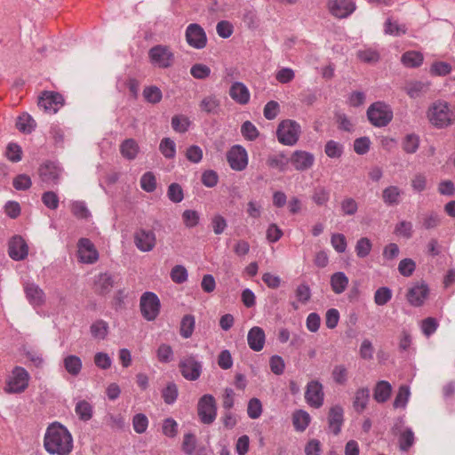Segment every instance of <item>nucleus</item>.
I'll use <instances>...</instances> for the list:
<instances>
[{
  "instance_id": "nucleus-1",
  "label": "nucleus",
  "mask_w": 455,
  "mask_h": 455,
  "mask_svg": "<svg viewBox=\"0 0 455 455\" xmlns=\"http://www.w3.org/2000/svg\"><path fill=\"white\" fill-rule=\"evenodd\" d=\"M44 447L51 455H69L73 450L72 435L65 426L53 422L46 428Z\"/></svg>"
},
{
  "instance_id": "nucleus-2",
  "label": "nucleus",
  "mask_w": 455,
  "mask_h": 455,
  "mask_svg": "<svg viewBox=\"0 0 455 455\" xmlns=\"http://www.w3.org/2000/svg\"><path fill=\"white\" fill-rule=\"evenodd\" d=\"M427 117L432 125L437 129H443L452 124L453 113L446 101L437 100L428 108Z\"/></svg>"
},
{
  "instance_id": "nucleus-3",
  "label": "nucleus",
  "mask_w": 455,
  "mask_h": 455,
  "mask_svg": "<svg viewBox=\"0 0 455 455\" xmlns=\"http://www.w3.org/2000/svg\"><path fill=\"white\" fill-rule=\"evenodd\" d=\"M300 132V125L296 121L285 119L279 123L276 137L281 144L293 146L298 142Z\"/></svg>"
},
{
  "instance_id": "nucleus-4",
  "label": "nucleus",
  "mask_w": 455,
  "mask_h": 455,
  "mask_svg": "<svg viewBox=\"0 0 455 455\" xmlns=\"http://www.w3.org/2000/svg\"><path fill=\"white\" fill-rule=\"evenodd\" d=\"M367 118L375 127H385L393 119L391 108L384 102L372 103L367 109Z\"/></svg>"
},
{
  "instance_id": "nucleus-5",
  "label": "nucleus",
  "mask_w": 455,
  "mask_h": 455,
  "mask_svg": "<svg viewBox=\"0 0 455 455\" xmlns=\"http://www.w3.org/2000/svg\"><path fill=\"white\" fill-rule=\"evenodd\" d=\"M29 374L28 371L21 366H15L12 371V376L6 381L4 391L8 394L22 393L28 386Z\"/></svg>"
},
{
  "instance_id": "nucleus-6",
  "label": "nucleus",
  "mask_w": 455,
  "mask_h": 455,
  "mask_svg": "<svg viewBox=\"0 0 455 455\" xmlns=\"http://www.w3.org/2000/svg\"><path fill=\"white\" fill-rule=\"evenodd\" d=\"M197 414L204 424H212L217 417V404L214 396L205 394L199 398L197 403Z\"/></svg>"
},
{
  "instance_id": "nucleus-7",
  "label": "nucleus",
  "mask_w": 455,
  "mask_h": 455,
  "mask_svg": "<svg viewBox=\"0 0 455 455\" xmlns=\"http://www.w3.org/2000/svg\"><path fill=\"white\" fill-rule=\"evenodd\" d=\"M179 369L182 377L189 381L197 380L203 371V363L196 355L190 354L182 357L179 363Z\"/></svg>"
},
{
  "instance_id": "nucleus-8",
  "label": "nucleus",
  "mask_w": 455,
  "mask_h": 455,
  "mask_svg": "<svg viewBox=\"0 0 455 455\" xmlns=\"http://www.w3.org/2000/svg\"><path fill=\"white\" fill-rule=\"evenodd\" d=\"M150 62L160 68H168L174 62V54L170 47L164 44H156L148 51Z\"/></svg>"
},
{
  "instance_id": "nucleus-9",
  "label": "nucleus",
  "mask_w": 455,
  "mask_h": 455,
  "mask_svg": "<svg viewBox=\"0 0 455 455\" xmlns=\"http://www.w3.org/2000/svg\"><path fill=\"white\" fill-rule=\"evenodd\" d=\"M140 307L142 316L147 321H154L160 313V299L156 293L146 291L140 297Z\"/></svg>"
},
{
  "instance_id": "nucleus-10",
  "label": "nucleus",
  "mask_w": 455,
  "mask_h": 455,
  "mask_svg": "<svg viewBox=\"0 0 455 455\" xmlns=\"http://www.w3.org/2000/svg\"><path fill=\"white\" fill-rule=\"evenodd\" d=\"M37 105L45 112L55 114L64 105V98L57 92L44 91L39 96Z\"/></svg>"
},
{
  "instance_id": "nucleus-11",
  "label": "nucleus",
  "mask_w": 455,
  "mask_h": 455,
  "mask_svg": "<svg viewBox=\"0 0 455 455\" xmlns=\"http://www.w3.org/2000/svg\"><path fill=\"white\" fill-rule=\"evenodd\" d=\"M227 161L230 168L236 172H242L248 165V154L241 145H234L227 152Z\"/></svg>"
},
{
  "instance_id": "nucleus-12",
  "label": "nucleus",
  "mask_w": 455,
  "mask_h": 455,
  "mask_svg": "<svg viewBox=\"0 0 455 455\" xmlns=\"http://www.w3.org/2000/svg\"><path fill=\"white\" fill-rule=\"evenodd\" d=\"M188 44L195 49H204L207 44V36L204 28L197 23L189 24L185 32Z\"/></svg>"
},
{
  "instance_id": "nucleus-13",
  "label": "nucleus",
  "mask_w": 455,
  "mask_h": 455,
  "mask_svg": "<svg viewBox=\"0 0 455 455\" xmlns=\"http://www.w3.org/2000/svg\"><path fill=\"white\" fill-rule=\"evenodd\" d=\"M134 244L142 252L151 251L156 244V236L152 229L138 228L133 235Z\"/></svg>"
},
{
  "instance_id": "nucleus-14",
  "label": "nucleus",
  "mask_w": 455,
  "mask_h": 455,
  "mask_svg": "<svg viewBox=\"0 0 455 455\" xmlns=\"http://www.w3.org/2000/svg\"><path fill=\"white\" fill-rule=\"evenodd\" d=\"M429 294V288L425 282L416 283L406 293L408 303L415 307H421Z\"/></svg>"
},
{
  "instance_id": "nucleus-15",
  "label": "nucleus",
  "mask_w": 455,
  "mask_h": 455,
  "mask_svg": "<svg viewBox=\"0 0 455 455\" xmlns=\"http://www.w3.org/2000/svg\"><path fill=\"white\" fill-rule=\"evenodd\" d=\"M61 172V168L56 163L51 161L41 164L38 170L41 180L48 185L59 184Z\"/></svg>"
},
{
  "instance_id": "nucleus-16",
  "label": "nucleus",
  "mask_w": 455,
  "mask_h": 455,
  "mask_svg": "<svg viewBox=\"0 0 455 455\" xmlns=\"http://www.w3.org/2000/svg\"><path fill=\"white\" fill-rule=\"evenodd\" d=\"M78 256L80 261L86 264H93L99 259V253L89 238H80L77 242Z\"/></svg>"
},
{
  "instance_id": "nucleus-17",
  "label": "nucleus",
  "mask_w": 455,
  "mask_h": 455,
  "mask_svg": "<svg viewBox=\"0 0 455 455\" xmlns=\"http://www.w3.org/2000/svg\"><path fill=\"white\" fill-rule=\"evenodd\" d=\"M8 254L13 260H23L28 257V246L20 235H14L8 243Z\"/></svg>"
},
{
  "instance_id": "nucleus-18",
  "label": "nucleus",
  "mask_w": 455,
  "mask_h": 455,
  "mask_svg": "<svg viewBox=\"0 0 455 455\" xmlns=\"http://www.w3.org/2000/svg\"><path fill=\"white\" fill-rule=\"evenodd\" d=\"M307 403L315 408H319L323 403V386L317 380H312L307 383L305 392Z\"/></svg>"
},
{
  "instance_id": "nucleus-19",
  "label": "nucleus",
  "mask_w": 455,
  "mask_h": 455,
  "mask_svg": "<svg viewBox=\"0 0 455 455\" xmlns=\"http://www.w3.org/2000/svg\"><path fill=\"white\" fill-rule=\"evenodd\" d=\"M328 7L333 16L343 19L354 12L355 4L354 0H330Z\"/></svg>"
},
{
  "instance_id": "nucleus-20",
  "label": "nucleus",
  "mask_w": 455,
  "mask_h": 455,
  "mask_svg": "<svg viewBox=\"0 0 455 455\" xmlns=\"http://www.w3.org/2000/svg\"><path fill=\"white\" fill-rule=\"evenodd\" d=\"M290 162L297 171H306L312 167L315 162V156L312 153L296 150L290 158Z\"/></svg>"
},
{
  "instance_id": "nucleus-21",
  "label": "nucleus",
  "mask_w": 455,
  "mask_h": 455,
  "mask_svg": "<svg viewBox=\"0 0 455 455\" xmlns=\"http://www.w3.org/2000/svg\"><path fill=\"white\" fill-rule=\"evenodd\" d=\"M344 421V411L340 405H334L330 409L328 415V425L330 431L337 435L341 431Z\"/></svg>"
},
{
  "instance_id": "nucleus-22",
  "label": "nucleus",
  "mask_w": 455,
  "mask_h": 455,
  "mask_svg": "<svg viewBox=\"0 0 455 455\" xmlns=\"http://www.w3.org/2000/svg\"><path fill=\"white\" fill-rule=\"evenodd\" d=\"M115 276L108 272L100 273L94 278V291L100 295L108 294L114 287Z\"/></svg>"
},
{
  "instance_id": "nucleus-23",
  "label": "nucleus",
  "mask_w": 455,
  "mask_h": 455,
  "mask_svg": "<svg viewBox=\"0 0 455 455\" xmlns=\"http://www.w3.org/2000/svg\"><path fill=\"white\" fill-rule=\"evenodd\" d=\"M265 340L266 335L261 327L254 326L248 331L247 342L251 350L255 352L261 351L264 347Z\"/></svg>"
},
{
  "instance_id": "nucleus-24",
  "label": "nucleus",
  "mask_w": 455,
  "mask_h": 455,
  "mask_svg": "<svg viewBox=\"0 0 455 455\" xmlns=\"http://www.w3.org/2000/svg\"><path fill=\"white\" fill-rule=\"evenodd\" d=\"M24 291L29 303L35 307L42 306L45 302L44 291L36 283H28Z\"/></svg>"
},
{
  "instance_id": "nucleus-25",
  "label": "nucleus",
  "mask_w": 455,
  "mask_h": 455,
  "mask_svg": "<svg viewBox=\"0 0 455 455\" xmlns=\"http://www.w3.org/2000/svg\"><path fill=\"white\" fill-rule=\"evenodd\" d=\"M231 99L240 105H245L250 101V92L246 85L241 82H235L229 89Z\"/></svg>"
},
{
  "instance_id": "nucleus-26",
  "label": "nucleus",
  "mask_w": 455,
  "mask_h": 455,
  "mask_svg": "<svg viewBox=\"0 0 455 455\" xmlns=\"http://www.w3.org/2000/svg\"><path fill=\"white\" fill-rule=\"evenodd\" d=\"M403 191L397 186H388L383 189L381 198L387 206H396L402 202Z\"/></svg>"
},
{
  "instance_id": "nucleus-27",
  "label": "nucleus",
  "mask_w": 455,
  "mask_h": 455,
  "mask_svg": "<svg viewBox=\"0 0 455 455\" xmlns=\"http://www.w3.org/2000/svg\"><path fill=\"white\" fill-rule=\"evenodd\" d=\"M391 392V384L386 380H379L374 387L373 398L377 403H383L389 399Z\"/></svg>"
},
{
  "instance_id": "nucleus-28",
  "label": "nucleus",
  "mask_w": 455,
  "mask_h": 455,
  "mask_svg": "<svg viewBox=\"0 0 455 455\" xmlns=\"http://www.w3.org/2000/svg\"><path fill=\"white\" fill-rule=\"evenodd\" d=\"M369 400L370 389L368 387L358 388L353 400V407L355 411L358 413H362L367 407Z\"/></svg>"
},
{
  "instance_id": "nucleus-29",
  "label": "nucleus",
  "mask_w": 455,
  "mask_h": 455,
  "mask_svg": "<svg viewBox=\"0 0 455 455\" xmlns=\"http://www.w3.org/2000/svg\"><path fill=\"white\" fill-rule=\"evenodd\" d=\"M220 101L215 95L204 97L199 104L201 111L208 115H218L220 112Z\"/></svg>"
},
{
  "instance_id": "nucleus-30",
  "label": "nucleus",
  "mask_w": 455,
  "mask_h": 455,
  "mask_svg": "<svg viewBox=\"0 0 455 455\" xmlns=\"http://www.w3.org/2000/svg\"><path fill=\"white\" fill-rule=\"evenodd\" d=\"M348 278L344 272H336L331 276L330 283L331 290L336 294H341L348 285Z\"/></svg>"
},
{
  "instance_id": "nucleus-31",
  "label": "nucleus",
  "mask_w": 455,
  "mask_h": 455,
  "mask_svg": "<svg viewBox=\"0 0 455 455\" xmlns=\"http://www.w3.org/2000/svg\"><path fill=\"white\" fill-rule=\"evenodd\" d=\"M139 149V145L134 139H126L120 145L121 155L128 160L135 159Z\"/></svg>"
},
{
  "instance_id": "nucleus-32",
  "label": "nucleus",
  "mask_w": 455,
  "mask_h": 455,
  "mask_svg": "<svg viewBox=\"0 0 455 455\" xmlns=\"http://www.w3.org/2000/svg\"><path fill=\"white\" fill-rule=\"evenodd\" d=\"M423 54L417 51L405 52L402 57L401 61L406 68H418L423 63Z\"/></svg>"
},
{
  "instance_id": "nucleus-33",
  "label": "nucleus",
  "mask_w": 455,
  "mask_h": 455,
  "mask_svg": "<svg viewBox=\"0 0 455 455\" xmlns=\"http://www.w3.org/2000/svg\"><path fill=\"white\" fill-rule=\"evenodd\" d=\"M36 126L34 118L28 113H22L16 121L17 129L26 134L31 133Z\"/></svg>"
},
{
  "instance_id": "nucleus-34",
  "label": "nucleus",
  "mask_w": 455,
  "mask_h": 455,
  "mask_svg": "<svg viewBox=\"0 0 455 455\" xmlns=\"http://www.w3.org/2000/svg\"><path fill=\"white\" fill-rule=\"evenodd\" d=\"M65 370L72 376H77L83 367L82 360L75 355H68L63 359Z\"/></svg>"
},
{
  "instance_id": "nucleus-35",
  "label": "nucleus",
  "mask_w": 455,
  "mask_h": 455,
  "mask_svg": "<svg viewBox=\"0 0 455 455\" xmlns=\"http://www.w3.org/2000/svg\"><path fill=\"white\" fill-rule=\"evenodd\" d=\"M196 326V318L193 315H185L180 321V334L184 339L192 336Z\"/></svg>"
},
{
  "instance_id": "nucleus-36",
  "label": "nucleus",
  "mask_w": 455,
  "mask_h": 455,
  "mask_svg": "<svg viewBox=\"0 0 455 455\" xmlns=\"http://www.w3.org/2000/svg\"><path fill=\"white\" fill-rule=\"evenodd\" d=\"M292 423L297 431L303 432L310 423V416L307 411L298 410L292 415Z\"/></svg>"
},
{
  "instance_id": "nucleus-37",
  "label": "nucleus",
  "mask_w": 455,
  "mask_h": 455,
  "mask_svg": "<svg viewBox=\"0 0 455 455\" xmlns=\"http://www.w3.org/2000/svg\"><path fill=\"white\" fill-rule=\"evenodd\" d=\"M429 85L428 82L416 81L407 85L406 92L411 98L415 99L426 93L429 89Z\"/></svg>"
},
{
  "instance_id": "nucleus-38",
  "label": "nucleus",
  "mask_w": 455,
  "mask_h": 455,
  "mask_svg": "<svg viewBox=\"0 0 455 455\" xmlns=\"http://www.w3.org/2000/svg\"><path fill=\"white\" fill-rule=\"evenodd\" d=\"M142 95L145 100L151 104L159 103L163 98L162 91L156 85L146 86L143 89Z\"/></svg>"
},
{
  "instance_id": "nucleus-39",
  "label": "nucleus",
  "mask_w": 455,
  "mask_h": 455,
  "mask_svg": "<svg viewBox=\"0 0 455 455\" xmlns=\"http://www.w3.org/2000/svg\"><path fill=\"white\" fill-rule=\"evenodd\" d=\"M399 449L402 451H408L414 444L415 436L411 428L407 427L399 435Z\"/></svg>"
},
{
  "instance_id": "nucleus-40",
  "label": "nucleus",
  "mask_w": 455,
  "mask_h": 455,
  "mask_svg": "<svg viewBox=\"0 0 455 455\" xmlns=\"http://www.w3.org/2000/svg\"><path fill=\"white\" fill-rule=\"evenodd\" d=\"M90 331L94 339H104L108 333V324L104 320H97L91 325Z\"/></svg>"
},
{
  "instance_id": "nucleus-41",
  "label": "nucleus",
  "mask_w": 455,
  "mask_h": 455,
  "mask_svg": "<svg viewBox=\"0 0 455 455\" xmlns=\"http://www.w3.org/2000/svg\"><path fill=\"white\" fill-rule=\"evenodd\" d=\"M75 411L79 419L88 421L92 417V406L85 400L79 401L76 404Z\"/></svg>"
},
{
  "instance_id": "nucleus-42",
  "label": "nucleus",
  "mask_w": 455,
  "mask_h": 455,
  "mask_svg": "<svg viewBox=\"0 0 455 455\" xmlns=\"http://www.w3.org/2000/svg\"><path fill=\"white\" fill-rule=\"evenodd\" d=\"M190 120L183 115H175L172 117V127L176 132L185 133L190 126Z\"/></svg>"
},
{
  "instance_id": "nucleus-43",
  "label": "nucleus",
  "mask_w": 455,
  "mask_h": 455,
  "mask_svg": "<svg viewBox=\"0 0 455 455\" xmlns=\"http://www.w3.org/2000/svg\"><path fill=\"white\" fill-rule=\"evenodd\" d=\"M159 150L167 159H172L176 156V144L170 138H164L159 144Z\"/></svg>"
},
{
  "instance_id": "nucleus-44",
  "label": "nucleus",
  "mask_w": 455,
  "mask_h": 455,
  "mask_svg": "<svg viewBox=\"0 0 455 455\" xmlns=\"http://www.w3.org/2000/svg\"><path fill=\"white\" fill-rule=\"evenodd\" d=\"M324 152L330 158H339L343 155L344 147L335 140H328L324 146Z\"/></svg>"
},
{
  "instance_id": "nucleus-45",
  "label": "nucleus",
  "mask_w": 455,
  "mask_h": 455,
  "mask_svg": "<svg viewBox=\"0 0 455 455\" xmlns=\"http://www.w3.org/2000/svg\"><path fill=\"white\" fill-rule=\"evenodd\" d=\"M405 25H400L396 21L393 22L390 18H388L384 24V32L385 34L391 35L394 36H400L406 33Z\"/></svg>"
},
{
  "instance_id": "nucleus-46",
  "label": "nucleus",
  "mask_w": 455,
  "mask_h": 455,
  "mask_svg": "<svg viewBox=\"0 0 455 455\" xmlns=\"http://www.w3.org/2000/svg\"><path fill=\"white\" fill-rule=\"evenodd\" d=\"M241 133L249 141H254L259 136V130L251 121H245L242 124Z\"/></svg>"
},
{
  "instance_id": "nucleus-47",
  "label": "nucleus",
  "mask_w": 455,
  "mask_h": 455,
  "mask_svg": "<svg viewBox=\"0 0 455 455\" xmlns=\"http://www.w3.org/2000/svg\"><path fill=\"white\" fill-rule=\"evenodd\" d=\"M394 233L401 237L405 239H410L412 237L413 234V226L411 221L402 220L398 222L395 227Z\"/></svg>"
},
{
  "instance_id": "nucleus-48",
  "label": "nucleus",
  "mask_w": 455,
  "mask_h": 455,
  "mask_svg": "<svg viewBox=\"0 0 455 455\" xmlns=\"http://www.w3.org/2000/svg\"><path fill=\"white\" fill-rule=\"evenodd\" d=\"M178 387L174 382H170L162 391V397L165 403L172 404L178 398Z\"/></svg>"
},
{
  "instance_id": "nucleus-49",
  "label": "nucleus",
  "mask_w": 455,
  "mask_h": 455,
  "mask_svg": "<svg viewBox=\"0 0 455 455\" xmlns=\"http://www.w3.org/2000/svg\"><path fill=\"white\" fill-rule=\"evenodd\" d=\"M248 417L251 419H259L262 414V403L259 398L253 397L249 400L247 406Z\"/></svg>"
},
{
  "instance_id": "nucleus-50",
  "label": "nucleus",
  "mask_w": 455,
  "mask_h": 455,
  "mask_svg": "<svg viewBox=\"0 0 455 455\" xmlns=\"http://www.w3.org/2000/svg\"><path fill=\"white\" fill-rule=\"evenodd\" d=\"M372 243L367 237L360 238L355 244V252L358 258L367 257L371 251Z\"/></svg>"
},
{
  "instance_id": "nucleus-51",
  "label": "nucleus",
  "mask_w": 455,
  "mask_h": 455,
  "mask_svg": "<svg viewBox=\"0 0 455 455\" xmlns=\"http://www.w3.org/2000/svg\"><path fill=\"white\" fill-rule=\"evenodd\" d=\"M410 396V389L407 386H401L393 403L395 408H403L406 406Z\"/></svg>"
},
{
  "instance_id": "nucleus-52",
  "label": "nucleus",
  "mask_w": 455,
  "mask_h": 455,
  "mask_svg": "<svg viewBox=\"0 0 455 455\" xmlns=\"http://www.w3.org/2000/svg\"><path fill=\"white\" fill-rule=\"evenodd\" d=\"M170 276L175 283L181 284L188 280V274L184 266L176 265L171 270Z\"/></svg>"
},
{
  "instance_id": "nucleus-53",
  "label": "nucleus",
  "mask_w": 455,
  "mask_h": 455,
  "mask_svg": "<svg viewBox=\"0 0 455 455\" xmlns=\"http://www.w3.org/2000/svg\"><path fill=\"white\" fill-rule=\"evenodd\" d=\"M197 440L194 434L187 433L183 436L182 451L187 455H193L196 451Z\"/></svg>"
},
{
  "instance_id": "nucleus-54",
  "label": "nucleus",
  "mask_w": 455,
  "mask_h": 455,
  "mask_svg": "<svg viewBox=\"0 0 455 455\" xmlns=\"http://www.w3.org/2000/svg\"><path fill=\"white\" fill-rule=\"evenodd\" d=\"M140 187L144 191L148 193H151L156 190V180L153 172H147L141 176Z\"/></svg>"
},
{
  "instance_id": "nucleus-55",
  "label": "nucleus",
  "mask_w": 455,
  "mask_h": 455,
  "mask_svg": "<svg viewBox=\"0 0 455 455\" xmlns=\"http://www.w3.org/2000/svg\"><path fill=\"white\" fill-rule=\"evenodd\" d=\"M290 159H288L283 154L276 156H270L267 158V164L271 168L278 169L279 171H284Z\"/></svg>"
},
{
  "instance_id": "nucleus-56",
  "label": "nucleus",
  "mask_w": 455,
  "mask_h": 455,
  "mask_svg": "<svg viewBox=\"0 0 455 455\" xmlns=\"http://www.w3.org/2000/svg\"><path fill=\"white\" fill-rule=\"evenodd\" d=\"M419 146V138L416 134H408L403 141V148L408 154L415 153Z\"/></svg>"
},
{
  "instance_id": "nucleus-57",
  "label": "nucleus",
  "mask_w": 455,
  "mask_h": 455,
  "mask_svg": "<svg viewBox=\"0 0 455 455\" xmlns=\"http://www.w3.org/2000/svg\"><path fill=\"white\" fill-rule=\"evenodd\" d=\"M167 196L172 203H180L184 198L183 189L178 183H172L168 187Z\"/></svg>"
},
{
  "instance_id": "nucleus-58",
  "label": "nucleus",
  "mask_w": 455,
  "mask_h": 455,
  "mask_svg": "<svg viewBox=\"0 0 455 455\" xmlns=\"http://www.w3.org/2000/svg\"><path fill=\"white\" fill-rule=\"evenodd\" d=\"M330 199V191L324 187H318L312 195L313 202L319 206L324 205Z\"/></svg>"
},
{
  "instance_id": "nucleus-59",
  "label": "nucleus",
  "mask_w": 455,
  "mask_h": 455,
  "mask_svg": "<svg viewBox=\"0 0 455 455\" xmlns=\"http://www.w3.org/2000/svg\"><path fill=\"white\" fill-rule=\"evenodd\" d=\"M179 425L172 418H167L164 420L162 429L163 434L170 438H174L178 435Z\"/></svg>"
},
{
  "instance_id": "nucleus-60",
  "label": "nucleus",
  "mask_w": 455,
  "mask_h": 455,
  "mask_svg": "<svg viewBox=\"0 0 455 455\" xmlns=\"http://www.w3.org/2000/svg\"><path fill=\"white\" fill-rule=\"evenodd\" d=\"M348 371L345 365L339 364L334 366L331 376L333 381L339 385H344L347 381Z\"/></svg>"
},
{
  "instance_id": "nucleus-61",
  "label": "nucleus",
  "mask_w": 455,
  "mask_h": 455,
  "mask_svg": "<svg viewBox=\"0 0 455 455\" xmlns=\"http://www.w3.org/2000/svg\"><path fill=\"white\" fill-rule=\"evenodd\" d=\"M156 356L161 363H170L173 359V350L170 345L161 344L157 348Z\"/></svg>"
},
{
  "instance_id": "nucleus-62",
  "label": "nucleus",
  "mask_w": 455,
  "mask_h": 455,
  "mask_svg": "<svg viewBox=\"0 0 455 455\" xmlns=\"http://www.w3.org/2000/svg\"><path fill=\"white\" fill-rule=\"evenodd\" d=\"M392 299V291L388 287L379 288L374 294V302L378 306L386 305Z\"/></svg>"
},
{
  "instance_id": "nucleus-63",
  "label": "nucleus",
  "mask_w": 455,
  "mask_h": 455,
  "mask_svg": "<svg viewBox=\"0 0 455 455\" xmlns=\"http://www.w3.org/2000/svg\"><path fill=\"white\" fill-rule=\"evenodd\" d=\"M6 157L12 163L20 162L22 158V149L17 143H9L6 148Z\"/></svg>"
},
{
  "instance_id": "nucleus-64",
  "label": "nucleus",
  "mask_w": 455,
  "mask_h": 455,
  "mask_svg": "<svg viewBox=\"0 0 455 455\" xmlns=\"http://www.w3.org/2000/svg\"><path fill=\"white\" fill-rule=\"evenodd\" d=\"M357 57L361 61L369 64L376 63L379 60V53L372 49L358 51Z\"/></svg>"
}]
</instances>
